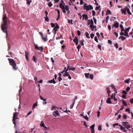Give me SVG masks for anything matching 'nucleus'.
<instances>
[{"mask_svg":"<svg viewBox=\"0 0 133 133\" xmlns=\"http://www.w3.org/2000/svg\"><path fill=\"white\" fill-rule=\"evenodd\" d=\"M31 2V0H27V1H26L27 3L28 4H29V5L30 4V3Z\"/></svg>","mask_w":133,"mask_h":133,"instance_id":"obj_50","label":"nucleus"},{"mask_svg":"<svg viewBox=\"0 0 133 133\" xmlns=\"http://www.w3.org/2000/svg\"><path fill=\"white\" fill-rule=\"evenodd\" d=\"M67 70H65V71L64 74L63 76L64 77L67 76L69 75V73L67 72Z\"/></svg>","mask_w":133,"mask_h":133,"instance_id":"obj_17","label":"nucleus"},{"mask_svg":"<svg viewBox=\"0 0 133 133\" xmlns=\"http://www.w3.org/2000/svg\"><path fill=\"white\" fill-rule=\"evenodd\" d=\"M56 110V107L55 106H53L51 108V110L53 111Z\"/></svg>","mask_w":133,"mask_h":133,"instance_id":"obj_38","label":"nucleus"},{"mask_svg":"<svg viewBox=\"0 0 133 133\" xmlns=\"http://www.w3.org/2000/svg\"><path fill=\"white\" fill-rule=\"evenodd\" d=\"M130 90V88L129 87H128L126 88V90L128 92Z\"/></svg>","mask_w":133,"mask_h":133,"instance_id":"obj_57","label":"nucleus"},{"mask_svg":"<svg viewBox=\"0 0 133 133\" xmlns=\"http://www.w3.org/2000/svg\"><path fill=\"white\" fill-rule=\"evenodd\" d=\"M107 90V92L108 94H109L111 92V91L110 90V89L109 88H107L106 89Z\"/></svg>","mask_w":133,"mask_h":133,"instance_id":"obj_32","label":"nucleus"},{"mask_svg":"<svg viewBox=\"0 0 133 133\" xmlns=\"http://www.w3.org/2000/svg\"><path fill=\"white\" fill-rule=\"evenodd\" d=\"M93 19L95 23V24H96L97 23V21L96 19L94 17H93Z\"/></svg>","mask_w":133,"mask_h":133,"instance_id":"obj_46","label":"nucleus"},{"mask_svg":"<svg viewBox=\"0 0 133 133\" xmlns=\"http://www.w3.org/2000/svg\"><path fill=\"white\" fill-rule=\"evenodd\" d=\"M73 41L75 43L76 45H77L78 42V40L77 38L76 37H75L73 39Z\"/></svg>","mask_w":133,"mask_h":133,"instance_id":"obj_10","label":"nucleus"},{"mask_svg":"<svg viewBox=\"0 0 133 133\" xmlns=\"http://www.w3.org/2000/svg\"><path fill=\"white\" fill-rule=\"evenodd\" d=\"M126 9H127V7H125L124 8V9L121 10L122 13V14H123L124 15L126 14Z\"/></svg>","mask_w":133,"mask_h":133,"instance_id":"obj_11","label":"nucleus"},{"mask_svg":"<svg viewBox=\"0 0 133 133\" xmlns=\"http://www.w3.org/2000/svg\"><path fill=\"white\" fill-rule=\"evenodd\" d=\"M83 17V19H84L85 20L87 21L88 19V17L87 15L86 14H84L82 15Z\"/></svg>","mask_w":133,"mask_h":133,"instance_id":"obj_15","label":"nucleus"},{"mask_svg":"<svg viewBox=\"0 0 133 133\" xmlns=\"http://www.w3.org/2000/svg\"><path fill=\"white\" fill-rule=\"evenodd\" d=\"M40 99H41L42 100H43V101H45L46 100V99L45 98V99H44L43 97H42L41 96H40Z\"/></svg>","mask_w":133,"mask_h":133,"instance_id":"obj_40","label":"nucleus"},{"mask_svg":"<svg viewBox=\"0 0 133 133\" xmlns=\"http://www.w3.org/2000/svg\"><path fill=\"white\" fill-rule=\"evenodd\" d=\"M53 115L55 116H59V113L57 111H54L53 113Z\"/></svg>","mask_w":133,"mask_h":133,"instance_id":"obj_14","label":"nucleus"},{"mask_svg":"<svg viewBox=\"0 0 133 133\" xmlns=\"http://www.w3.org/2000/svg\"><path fill=\"white\" fill-rule=\"evenodd\" d=\"M115 46L116 47V48H117V49L118 48V44L117 43H116L115 44Z\"/></svg>","mask_w":133,"mask_h":133,"instance_id":"obj_59","label":"nucleus"},{"mask_svg":"<svg viewBox=\"0 0 133 133\" xmlns=\"http://www.w3.org/2000/svg\"><path fill=\"white\" fill-rule=\"evenodd\" d=\"M100 112L99 111H98L97 112V117L98 118H99V116L100 115Z\"/></svg>","mask_w":133,"mask_h":133,"instance_id":"obj_49","label":"nucleus"},{"mask_svg":"<svg viewBox=\"0 0 133 133\" xmlns=\"http://www.w3.org/2000/svg\"><path fill=\"white\" fill-rule=\"evenodd\" d=\"M81 46L80 45H78L77 47V48L78 49H79L80 48H81Z\"/></svg>","mask_w":133,"mask_h":133,"instance_id":"obj_64","label":"nucleus"},{"mask_svg":"<svg viewBox=\"0 0 133 133\" xmlns=\"http://www.w3.org/2000/svg\"><path fill=\"white\" fill-rule=\"evenodd\" d=\"M77 34L78 36H80L81 34V31L79 30H78L77 31Z\"/></svg>","mask_w":133,"mask_h":133,"instance_id":"obj_52","label":"nucleus"},{"mask_svg":"<svg viewBox=\"0 0 133 133\" xmlns=\"http://www.w3.org/2000/svg\"><path fill=\"white\" fill-rule=\"evenodd\" d=\"M92 15L93 16H94L95 15V12L94 10H92Z\"/></svg>","mask_w":133,"mask_h":133,"instance_id":"obj_43","label":"nucleus"},{"mask_svg":"<svg viewBox=\"0 0 133 133\" xmlns=\"http://www.w3.org/2000/svg\"><path fill=\"white\" fill-rule=\"evenodd\" d=\"M75 101H73V102L72 103L71 105H70V108L71 109H72L73 107V106L74 104V103H75Z\"/></svg>","mask_w":133,"mask_h":133,"instance_id":"obj_26","label":"nucleus"},{"mask_svg":"<svg viewBox=\"0 0 133 133\" xmlns=\"http://www.w3.org/2000/svg\"><path fill=\"white\" fill-rule=\"evenodd\" d=\"M84 41H80V44L82 45H84V44L83 43Z\"/></svg>","mask_w":133,"mask_h":133,"instance_id":"obj_48","label":"nucleus"},{"mask_svg":"<svg viewBox=\"0 0 133 133\" xmlns=\"http://www.w3.org/2000/svg\"><path fill=\"white\" fill-rule=\"evenodd\" d=\"M62 80V79L61 77H58V80L60 82Z\"/></svg>","mask_w":133,"mask_h":133,"instance_id":"obj_62","label":"nucleus"},{"mask_svg":"<svg viewBox=\"0 0 133 133\" xmlns=\"http://www.w3.org/2000/svg\"><path fill=\"white\" fill-rule=\"evenodd\" d=\"M89 75L90 74L89 73H85V77L87 78H89Z\"/></svg>","mask_w":133,"mask_h":133,"instance_id":"obj_30","label":"nucleus"},{"mask_svg":"<svg viewBox=\"0 0 133 133\" xmlns=\"http://www.w3.org/2000/svg\"><path fill=\"white\" fill-rule=\"evenodd\" d=\"M18 115V112H15L13 115V117L12 121H13V123L15 125V127H16V122H17L16 120L18 119L17 117V115Z\"/></svg>","mask_w":133,"mask_h":133,"instance_id":"obj_4","label":"nucleus"},{"mask_svg":"<svg viewBox=\"0 0 133 133\" xmlns=\"http://www.w3.org/2000/svg\"><path fill=\"white\" fill-rule=\"evenodd\" d=\"M119 23H115L112 26V28H113L114 27L115 28H118L119 26Z\"/></svg>","mask_w":133,"mask_h":133,"instance_id":"obj_12","label":"nucleus"},{"mask_svg":"<svg viewBox=\"0 0 133 133\" xmlns=\"http://www.w3.org/2000/svg\"><path fill=\"white\" fill-rule=\"evenodd\" d=\"M107 103L108 104H111V102L110 98L109 97L108 98L106 101Z\"/></svg>","mask_w":133,"mask_h":133,"instance_id":"obj_20","label":"nucleus"},{"mask_svg":"<svg viewBox=\"0 0 133 133\" xmlns=\"http://www.w3.org/2000/svg\"><path fill=\"white\" fill-rule=\"evenodd\" d=\"M88 24L89 25L90 24V26H92V25H94V22L92 19L89 20Z\"/></svg>","mask_w":133,"mask_h":133,"instance_id":"obj_8","label":"nucleus"},{"mask_svg":"<svg viewBox=\"0 0 133 133\" xmlns=\"http://www.w3.org/2000/svg\"><path fill=\"white\" fill-rule=\"evenodd\" d=\"M44 129H43V130H45V131L47 130L48 129H49L50 128V127H47L46 126L44 127Z\"/></svg>","mask_w":133,"mask_h":133,"instance_id":"obj_34","label":"nucleus"},{"mask_svg":"<svg viewBox=\"0 0 133 133\" xmlns=\"http://www.w3.org/2000/svg\"><path fill=\"white\" fill-rule=\"evenodd\" d=\"M95 35L93 33H92L91 34H90V36L91 38L92 39H93L94 38V36Z\"/></svg>","mask_w":133,"mask_h":133,"instance_id":"obj_35","label":"nucleus"},{"mask_svg":"<svg viewBox=\"0 0 133 133\" xmlns=\"http://www.w3.org/2000/svg\"><path fill=\"white\" fill-rule=\"evenodd\" d=\"M107 14H111V12L109 10H108L107 11Z\"/></svg>","mask_w":133,"mask_h":133,"instance_id":"obj_44","label":"nucleus"},{"mask_svg":"<svg viewBox=\"0 0 133 133\" xmlns=\"http://www.w3.org/2000/svg\"><path fill=\"white\" fill-rule=\"evenodd\" d=\"M124 35L127 37H129V36L128 35V32L126 31H124Z\"/></svg>","mask_w":133,"mask_h":133,"instance_id":"obj_22","label":"nucleus"},{"mask_svg":"<svg viewBox=\"0 0 133 133\" xmlns=\"http://www.w3.org/2000/svg\"><path fill=\"white\" fill-rule=\"evenodd\" d=\"M108 42L109 44H110L112 43V42L110 40H109L108 41Z\"/></svg>","mask_w":133,"mask_h":133,"instance_id":"obj_63","label":"nucleus"},{"mask_svg":"<svg viewBox=\"0 0 133 133\" xmlns=\"http://www.w3.org/2000/svg\"><path fill=\"white\" fill-rule=\"evenodd\" d=\"M122 103L125 106H126L127 105L126 102L123 100Z\"/></svg>","mask_w":133,"mask_h":133,"instance_id":"obj_41","label":"nucleus"},{"mask_svg":"<svg viewBox=\"0 0 133 133\" xmlns=\"http://www.w3.org/2000/svg\"><path fill=\"white\" fill-rule=\"evenodd\" d=\"M25 56L26 59L28 61H29L28 57H29V53L28 52L26 51H25Z\"/></svg>","mask_w":133,"mask_h":133,"instance_id":"obj_16","label":"nucleus"},{"mask_svg":"<svg viewBox=\"0 0 133 133\" xmlns=\"http://www.w3.org/2000/svg\"><path fill=\"white\" fill-rule=\"evenodd\" d=\"M126 10H127L126 11H127L129 15H131V13L130 11V10H129V9L128 7H127V9H126Z\"/></svg>","mask_w":133,"mask_h":133,"instance_id":"obj_27","label":"nucleus"},{"mask_svg":"<svg viewBox=\"0 0 133 133\" xmlns=\"http://www.w3.org/2000/svg\"><path fill=\"white\" fill-rule=\"evenodd\" d=\"M130 80V79L129 78L124 81V82L127 83L129 84V81Z\"/></svg>","mask_w":133,"mask_h":133,"instance_id":"obj_23","label":"nucleus"},{"mask_svg":"<svg viewBox=\"0 0 133 133\" xmlns=\"http://www.w3.org/2000/svg\"><path fill=\"white\" fill-rule=\"evenodd\" d=\"M71 66L68 65L67 66V68L66 69V70H67V71H68V70H71Z\"/></svg>","mask_w":133,"mask_h":133,"instance_id":"obj_36","label":"nucleus"},{"mask_svg":"<svg viewBox=\"0 0 133 133\" xmlns=\"http://www.w3.org/2000/svg\"><path fill=\"white\" fill-rule=\"evenodd\" d=\"M33 59L34 62H35V63H36L37 62V59H36L35 57L34 56H33Z\"/></svg>","mask_w":133,"mask_h":133,"instance_id":"obj_29","label":"nucleus"},{"mask_svg":"<svg viewBox=\"0 0 133 133\" xmlns=\"http://www.w3.org/2000/svg\"><path fill=\"white\" fill-rule=\"evenodd\" d=\"M94 75L92 74H90L89 75V77L91 79H92L93 78Z\"/></svg>","mask_w":133,"mask_h":133,"instance_id":"obj_31","label":"nucleus"},{"mask_svg":"<svg viewBox=\"0 0 133 133\" xmlns=\"http://www.w3.org/2000/svg\"><path fill=\"white\" fill-rule=\"evenodd\" d=\"M37 102H36V103H35L33 106V108H32V109H35V107H36L37 105Z\"/></svg>","mask_w":133,"mask_h":133,"instance_id":"obj_33","label":"nucleus"},{"mask_svg":"<svg viewBox=\"0 0 133 133\" xmlns=\"http://www.w3.org/2000/svg\"><path fill=\"white\" fill-rule=\"evenodd\" d=\"M55 10L56 11H57L58 15L60 14V11L59 10L56 9Z\"/></svg>","mask_w":133,"mask_h":133,"instance_id":"obj_53","label":"nucleus"},{"mask_svg":"<svg viewBox=\"0 0 133 133\" xmlns=\"http://www.w3.org/2000/svg\"><path fill=\"white\" fill-rule=\"evenodd\" d=\"M98 130L99 131H101L102 130V126L101 125H99V126L98 128Z\"/></svg>","mask_w":133,"mask_h":133,"instance_id":"obj_37","label":"nucleus"},{"mask_svg":"<svg viewBox=\"0 0 133 133\" xmlns=\"http://www.w3.org/2000/svg\"><path fill=\"white\" fill-rule=\"evenodd\" d=\"M123 117L125 119H126L127 118L126 115H124L123 116Z\"/></svg>","mask_w":133,"mask_h":133,"instance_id":"obj_58","label":"nucleus"},{"mask_svg":"<svg viewBox=\"0 0 133 133\" xmlns=\"http://www.w3.org/2000/svg\"><path fill=\"white\" fill-rule=\"evenodd\" d=\"M47 36L46 35L44 34L43 36H42V39L44 41H46L47 40Z\"/></svg>","mask_w":133,"mask_h":133,"instance_id":"obj_13","label":"nucleus"},{"mask_svg":"<svg viewBox=\"0 0 133 133\" xmlns=\"http://www.w3.org/2000/svg\"><path fill=\"white\" fill-rule=\"evenodd\" d=\"M126 111L128 112V113L129 114H130V110L129 108H127L126 109Z\"/></svg>","mask_w":133,"mask_h":133,"instance_id":"obj_45","label":"nucleus"},{"mask_svg":"<svg viewBox=\"0 0 133 133\" xmlns=\"http://www.w3.org/2000/svg\"><path fill=\"white\" fill-rule=\"evenodd\" d=\"M120 129L121 130L125 132H127V130H126L122 126H121L120 127Z\"/></svg>","mask_w":133,"mask_h":133,"instance_id":"obj_18","label":"nucleus"},{"mask_svg":"<svg viewBox=\"0 0 133 133\" xmlns=\"http://www.w3.org/2000/svg\"><path fill=\"white\" fill-rule=\"evenodd\" d=\"M40 126L42 127H44L45 126L44 123V122L42 121L41 122V123L40 124Z\"/></svg>","mask_w":133,"mask_h":133,"instance_id":"obj_19","label":"nucleus"},{"mask_svg":"<svg viewBox=\"0 0 133 133\" xmlns=\"http://www.w3.org/2000/svg\"><path fill=\"white\" fill-rule=\"evenodd\" d=\"M95 40L97 42V43L98 42V40L97 37V36H95L94 38Z\"/></svg>","mask_w":133,"mask_h":133,"instance_id":"obj_47","label":"nucleus"},{"mask_svg":"<svg viewBox=\"0 0 133 133\" xmlns=\"http://www.w3.org/2000/svg\"><path fill=\"white\" fill-rule=\"evenodd\" d=\"M95 126L94 124L92 125L90 127V129L91 130V133H94L95 132L94 128Z\"/></svg>","mask_w":133,"mask_h":133,"instance_id":"obj_9","label":"nucleus"},{"mask_svg":"<svg viewBox=\"0 0 133 133\" xmlns=\"http://www.w3.org/2000/svg\"><path fill=\"white\" fill-rule=\"evenodd\" d=\"M72 20H68V22L69 23H71V24H72L73 23H72Z\"/></svg>","mask_w":133,"mask_h":133,"instance_id":"obj_54","label":"nucleus"},{"mask_svg":"<svg viewBox=\"0 0 133 133\" xmlns=\"http://www.w3.org/2000/svg\"><path fill=\"white\" fill-rule=\"evenodd\" d=\"M48 6L50 7L52 6V4L51 3V2H50L48 4Z\"/></svg>","mask_w":133,"mask_h":133,"instance_id":"obj_42","label":"nucleus"},{"mask_svg":"<svg viewBox=\"0 0 133 133\" xmlns=\"http://www.w3.org/2000/svg\"><path fill=\"white\" fill-rule=\"evenodd\" d=\"M91 28V29L92 31H94L96 30L94 27V25H92V26H90Z\"/></svg>","mask_w":133,"mask_h":133,"instance_id":"obj_39","label":"nucleus"},{"mask_svg":"<svg viewBox=\"0 0 133 133\" xmlns=\"http://www.w3.org/2000/svg\"><path fill=\"white\" fill-rule=\"evenodd\" d=\"M59 26L57 24L55 26L54 28V30H56V31H57V29H59Z\"/></svg>","mask_w":133,"mask_h":133,"instance_id":"obj_21","label":"nucleus"},{"mask_svg":"<svg viewBox=\"0 0 133 133\" xmlns=\"http://www.w3.org/2000/svg\"><path fill=\"white\" fill-rule=\"evenodd\" d=\"M122 124L126 128L128 129L130 128V125L128 122H122Z\"/></svg>","mask_w":133,"mask_h":133,"instance_id":"obj_6","label":"nucleus"},{"mask_svg":"<svg viewBox=\"0 0 133 133\" xmlns=\"http://www.w3.org/2000/svg\"><path fill=\"white\" fill-rule=\"evenodd\" d=\"M59 7L61 8L62 11L63 13H65L66 12V11L67 14H70V11L69 6L65 5V3L63 1H62L61 3H60Z\"/></svg>","mask_w":133,"mask_h":133,"instance_id":"obj_1","label":"nucleus"},{"mask_svg":"<svg viewBox=\"0 0 133 133\" xmlns=\"http://www.w3.org/2000/svg\"><path fill=\"white\" fill-rule=\"evenodd\" d=\"M84 125L85 127H86V128H87V125L86 124V122H85L84 121Z\"/></svg>","mask_w":133,"mask_h":133,"instance_id":"obj_55","label":"nucleus"},{"mask_svg":"<svg viewBox=\"0 0 133 133\" xmlns=\"http://www.w3.org/2000/svg\"><path fill=\"white\" fill-rule=\"evenodd\" d=\"M49 81L50 83H53L54 84H55L56 83V82L55 81L54 78H53L51 80Z\"/></svg>","mask_w":133,"mask_h":133,"instance_id":"obj_25","label":"nucleus"},{"mask_svg":"<svg viewBox=\"0 0 133 133\" xmlns=\"http://www.w3.org/2000/svg\"><path fill=\"white\" fill-rule=\"evenodd\" d=\"M45 20L47 22H48L49 21V19L47 16H46L45 18Z\"/></svg>","mask_w":133,"mask_h":133,"instance_id":"obj_51","label":"nucleus"},{"mask_svg":"<svg viewBox=\"0 0 133 133\" xmlns=\"http://www.w3.org/2000/svg\"><path fill=\"white\" fill-rule=\"evenodd\" d=\"M85 35L86 37L88 38L89 39L90 38V37L89 36V35L88 32H86L85 33Z\"/></svg>","mask_w":133,"mask_h":133,"instance_id":"obj_28","label":"nucleus"},{"mask_svg":"<svg viewBox=\"0 0 133 133\" xmlns=\"http://www.w3.org/2000/svg\"><path fill=\"white\" fill-rule=\"evenodd\" d=\"M130 102L131 104L133 103V98L131 99L130 101Z\"/></svg>","mask_w":133,"mask_h":133,"instance_id":"obj_60","label":"nucleus"},{"mask_svg":"<svg viewBox=\"0 0 133 133\" xmlns=\"http://www.w3.org/2000/svg\"><path fill=\"white\" fill-rule=\"evenodd\" d=\"M130 29V28H126L125 30L127 32V31L129 32Z\"/></svg>","mask_w":133,"mask_h":133,"instance_id":"obj_56","label":"nucleus"},{"mask_svg":"<svg viewBox=\"0 0 133 133\" xmlns=\"http://www.w3.org/2000/svg\"><path fill=\"white\" fill-rule=\"evenodd\" d=\"M8 59L10 64L12 66L13 69L15 70H17L18 68L16 66V64L15 61L13 59L11 58H8Z\"/></svg>","mask_w":133,"mask_h":133,"instance_id":"obj_3","label":"nucleus"},{"mask_svg":"<svg viewBox=\"0 0 133 133\" xmlns=\"http://www.w3.org/2000/svg\"><path fill=\"white\" fill-rule=\"evenodd\" d=\"M35 48L36 49L40 50L41 52H42L43 51V47L42 46L38 47L37 46V45H35Z\"/></svg>","mask_w":133,"mask_h":133,"instance_id":"obj_7","label":"nucleus"},{"mask_svg":"<svg viewBox=\"0 0 133 133\" xmlns=\"http://www.w3.org/2000/svg\"><path fill=\"white\" fill-rule=\"evenodd\" d=\"M83 6L84 9L85 10L87 11H89L90 10L92 9H93L92 6L90 5H87L86 4H85Z\"/></svg>","mask_w":133,"mask_h":133,"instance_id":"obj_5","label":"nucleus"},{"mask_svg":"<svg viewBox=\"0 0 133 133\" xmlns=\"http://www.w3.org/2000/svg\"><path fill=\"white\" fill-rule=\"evenodd\" d=\"M114 34L115 35L116 37H118V34L117 33H116V32H114Z\"/></svg>","mask_w":133,"mask_h":133,"instance_id":"obj_61","label":"nucleus"},{"mask_svg":"<svg viewBox=\"0 0 133 133\" xmlns=\"http://www.w3.org/2000/svg\"><path fill=\"white\" fill-rule=\"evenodd\" d=\"M7 18L6 15L4 14L3 18V20L4 22V23L2 25L1 28L3 32L5 33L6 32L7 30Z\"/></svg>","mask_w":133,"mask_h":133,"instance_id":"obj_2","label":"nucleus"},{"mask_svg":"<svg viewBox=\"0 0 133 133\" xmlns=\"http://www.w3.org/2000/svg\"><path fill=\"white\" fill-rule=\"evenodd\" d=\"M121 39L122 41H124L126 39V37L123 36H121L119 38V39Z\"/></svg>","mask_w":133,"mask_h":133,"instance_id":"obj_24","label":"nucleus"}]
</instances>
